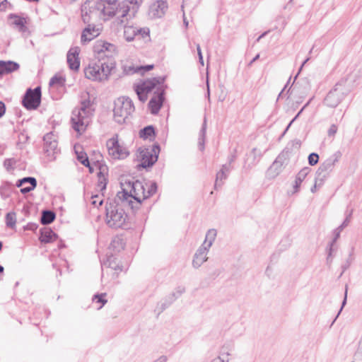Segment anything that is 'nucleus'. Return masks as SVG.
I'll return each mask as SVG.
<instances>
[{"mask_svg":"<svg viewBox=\"0 0 362 362\" xmlns=\"http://www.w3.org/2000/svg\"><path fill=\"white\" fill-rule=\"evenodd\" d=\"M57 234L50 228H45L40 230V240L41 243H48L53 242L57 239Z\"/></svg>","mask_w":362,"mask_h":362,"instance_id":"nucleus-25","label":"nucleus"},{"mask_svg":"<svg viewBox=\"0 0 362 362\" xmlns=\"http://www.w3.org/2000/svg\"><path fill=\"white\" fill-rule=\"evenodd\" d=\"M64 81V80L62 77L54 76L50 79L49 84L51 86L57 85V84H58L59 86H63Z\"/></svg>","mask_w":362,"mask_h":362,"instance_id":"nucleus-42","label":"nucleus"},{"mask_svg":"<svg viewBox=\"0 0 362 362\" xmlns=\"http://www.w3.org/2000/svg\"><path fill=\"white\" fill-rule=\"evenodd\" d=\"M142 0H126L117 4L115 8L116 22L118 25H124L125 23L135 16Z\"/></svg>","mask_w":362,"mask_h":362,"instance_id":"nucleus-7","label":"nucleus"},{"mask_svg":"<svg viewBox=\"0 0 362 362\" xmlns=\"http://www.w3.org/2000/svg\"><path fill=\"white\" fill-rule=\"evenodd\" d=\"M160 152L158 144L153 145L151 148H139L138 150V158L141 160L139 168H147L153 165L157 161Z\"/></svg>","mask_w":362,"mask_h":362,"instance_id":"nucleus-9","label":"nucleus"},{"mask_svg":"<svg viewBox=\"0 0 362 362\" xmlns=\"http://www.w3.org/2000/svg\"><path fill=\"white\" fill-rule=\"evenodd\" d=\"M216 235L217 232L216 229H209L206 234L205 240L202 245L210 249L216 239Z\"/></svg>","mask_w":362,"mask_h":362,"instance_id":"nucleus-29","label":"nucleus"},{"mask_svg":"<svg viewBox=\"0 0 362 362\" xmlns=\"http://www.w3.org/2000/svg\"><path fill=\"white\" fill-rule=\"evenodd\" d=\"M227 177V173H226L224 171L219 170L216 174L214 188L216 189L218 187H221L223 185V180H226Z\"/></svg>","mask_w":362,"mask_h":362,"instance_id":"nucleus-35","label":"nucleus"},{"mask_svg":"<svg viewBox=\"0 0 362 362\" xmlns=\"http://www.w3.org/2000/svg\"><path fill=\"white\" fill-rule=\"evenodd\" d=\"M361 76V70L358 69L346 78H341L327 93L324 100L325 105L334 108L344 100L355 86V83Z\"/></svg>","mask_w":362,"mask_h":362,"instance_id":"nucleus-1","label":"nucleus"},{"mask_svg":"<svg viewBox=\"0 0 362 362\" xmlns=\"http://www.w3.org/2000/svg\"><path fill=\"white\" fill-rule=\"evenodd\" d=\"M213 361L214 362H229V359H227L225 361L224 359L221 358L220 356H218V357L214 358Z\"/></svg>","mask_w":362,"mask_h":362,"instance_id":"nucleus-56","label":"nucleus"},{"mask_svg":"<svg viewBox=\"0 0 362 362\" xmlns=\"http://www.w3.org/2000/svg\"><path fill=\"white\" fill-rule=\"evenodd\" d=\"M41 102V88L40 86L35 88L34 89L28 88L22 100L23 105L27 110H35L37 109Z\"/></svg>","mask_w":362,"mask_h":362,"instance_id":"nucleus-12","label":"nucleus"},{"mask_svg":"<svg viewBox=\"0 0 362 362\" xmlns=\"http://www.w3.org/2000/svg\"><path fill=\"white\" fill-rule=\"evenodd\" d=\"M157 184L156 182H149L145 184V198L146 199L153 196L157 191Z\"/></svg>","mask_w":362,"mask_h":362,"instance_id":"nucleus-32","label":"nucleus"},{"mask_svg":"<svg viewBox=\"0 0 362 362\" xmlns=\"http://www.w3.org/2000/svg\"><path fill=\"white\" fill-rule=\"evenodd\" d=\"M144 31L146 35L149 33V30L146 28H137L133 26L124 25V36L127 41L131 42L134 39V37L138 35L139 33Z\"/></svg>","mask_w":362,"mask_h":362,"instance_id":"nucleus-22","label":"nucleus"},{"mask_svg":"<svg viewBox=\"0 0 362 362\" xmlns=\"http://www.w3.org/2000/svg\"><path fill=\"white\" fill-rule=\"evenodd\" d=\"M206 130V119H204V123L202 124V127L199 132V147L201 151H203L204 148V140H205Z\"/></svg>","mask_w":362,"mask_h":362,"instance_id":"nucleus-34","label":"nucleus"},{"mask_svg":"<svg viewBox=\"0 0 362 362\" xmlns=\"http://www.w3.org/2000/svg\"><path fill=\"white\" fill-rule=\"evenodd\" d=\"M308 163L310 165L313 166V165H316L318 163L319 156L316 153H311L308 156Z\"/></svg>","mask_w":362,"mask_h":362,"instance_id":"nucleus-40","label":"nucleus"},{"mask_svg":"<svg viewBox=\"0 0 362 362\" xmlns=\"http://www.w3.org/2000/svg\"><path fill=\"white\" fill-rule=\"evenodd\" d=\"M7 3V0H4L3 1H1L0 3V8H1L2 6H4Z\"/></svg>","mask_w":362,"mask_h":362,"instance_id":"nucleus-63","label":"nucleus"},{"mask_svg":"<svg viewBox=\"0 0 362 362\" xmlns=\"http://www.w3.org/2000/svg\"><path fill=\"white\" fill-rule=\"evenodd\" d=\"M91 199H92V205H93L94 206H100L103 204V199H100L99 200H98V199H99V196L98 194H95V195H93L91 197Z\"/></svg>","mask_w":362,"mask_h":362,"instance_id":"nucleus-43","label":"nucleus"},{"mask_svg":"<svg viewBox=\"0 0 362 362\" xmlns=\"http://www.w3.org/2000/svg\"><path fill=\"white\" fill-rule=\"evenodd\" d=\"M323 184H324V182H322L320 184V181H318V176L316 175L315 179V184H314L313 187L310 189L311 192L313 193H315L317 190V188L320 187Z\"/></svg>","mask_w":362,"mask_h":362,"instance_id":"nucleus-44","label":"nucleus"},{"mask_svg":"<svg viewBox=\"0 0 362 362\" xmlns=\"http://www.w3.org/2000/svg\"><path fill=\"white\" fill-rule=\"evenodd\" d=\"M185 288L182 286H178L175 291L172 293L168 296L166 303H163L161 304V311L164 310L166 308H168L175 299L179 298L183 293H185Z\"/></svg>","mask_w":362,"mask_h":362,"instance_id":"nucleus-26","label":"nucleus"},{"mask_svg":"<svg viewBox=\"0 0 362 362\" xmlns=\"http://www.w3.org/2000/svg\"><path fill=\"white\" fill-rule=\"evenodd\" d=\"M109 154L115 159H124L129 156L127 149L121 146L117 139L112 138L107 142Z\"/></svg>","mask_w":362,"mask_h":362,"instance_id":"nucleus-14","label":"nucleus"},{"mask_svg":"<svg viewBox=\"0 0 362 362\" xmlns=\"http://www.w3.org/2000/svg\"><path fill=\"white\" fill-rule=\"evenodd\" d=\"M337 126L334 124H332L328 130V135L329 136L334 135L337 132Z\"/></svg>","mask_w":362,"mask_h":362,"instance_id":"nucleus-50","label":"nucleus"},{"mask_svg":"<svg viewBox=\"0 0 362 362\" xmlns=\"http://www.w3.org/2000/svg\"><path fill=\"white\" fill-rule=\"evenodd\" d=\"M55 214L50 210H44L42 213L40 222L43 225H48L52 223L55 219Z\"/></svg>","mask_w":362,"mask_h":362,"instance_id":"nucleus-31","label":"nucleus"},{"mask_svg":"<svg viewBox=\"0 0 362 362\" xmlns=\"http://www.w3.org/2000/svg\"><path fill=\"white\" fill-rule=\"evenodd\" d=\"M236 158V156L235 154H232L229 158H228V164L230 165Z\"/></svg>","mask_w":362,"mask_h":362,"instance_id":"nucleus-58","label":"nucleus"},{"mask_svg":"<svg viewBox=\"0 0 362 362\" xmlns=\"http://www.w3.org/2000/svg\"><path fill=\"white\" fill-rule=\"evenodd\" d=\"M288 160L287 152L281 153L273 162L267 170V176L270 179L277 177L283 170L286 161Z\"/></svg>","mask_w":362,"mask_h":362,"instance_id":"nucleus-16","label":"nucleus"},{"mask_svg":"<svg viewBox=\"0 0 362 362\" xmlns=\"http://www.w3.org/2000/svg\"><path fill=\"white\" fill-rule=\"evenodd\" d=\"M197 54H198V56H199V63L204 66V59H203V56H202V50H201V47H200V45L199 44L197 45Z\"/></svg>","mask_w":362,"mask_h":362,"instance_id":"nucleus-46","label":"nucleus"},{"mask_svg":"<svg viewBox=\"0 0 362 362\" xmlns=\"http://www.w3.org/2000/svg\"><path fill=\"white\" fill-rule=\"evenodd\" d=\"M106 295L107 294L105 293H102L93 296V301L101 303V305L98 308V309H100L107 302V300L105 299Z\"/></svg>","mask_w":362,"mask_h":362,"instance_id":"nucleus-38","label":"nucleus"},{"mask_svg":"<svg viewBox=\"0 0 362 362\" xmlns=\"http://www.w3.org/2000/svg\"><path fill=\"white\" fill-rule=\"evenodd\" d=\"M126 187L117 192V199L122 204L127 203L132 209H138L145 198V185L139 180L125 182Z\"/></svg>","mask_w":362,"mask_h":362,"instance_id":"nucleus-3","label":"nucleus"},{"mask_svg":"<svg viewBox=\"0 0 362 362\" xmlns=\"http://www.w3.org/2000/svg\"><path fill=\"white\" fill-rule=\"evenodd\" d=\"M351 213L352 211H351L346 217L345 220L343 221V223H341L342 226H344V227L347 226L349 221H350V217L351 216Z\"/></svg>","mask_w":362,"mask_h":362,"instance_id":"nucleus-53","label":"nucleus"},{"mask_svg":"<svg viewBox=\"0 0 362 362\" xmlns=\"http://www.w3.org/2000/svg\"><path fill=\"white\" fill-rule=\"evenodd\" d=\"M290 81H291V77L289 78V79H288V81L287 83L286 84V86H284V88L282 89V90H281V91L280 92V93L279 94L278 98H277V100L280 98V97H281V95H282L283 92L284 91V90H285V89L286 88V87L288 86V83L290 82Z\"/></svg>","mask_w":362,"mask_h":362,"instance_id":"nucleus-59","label":"nucleus"},{"mask_svg":"<svg viewBox=\"0 0 362 362\" xmlns=\"http://www.w3.org/2000/svg\"><path fill=\"white\" fill-rule=\"evenodd\" d=\"M136 66L135 67L134 66H129L124 68V71L126 72L127 74H132L134 73L139 74V72H138V71H134V70H136Z\"/></svg>","mask_w":362,"mask_h":362,"instance_id":"nucleus-47","label":"nucleus"},{"mask_svg":"<svg viewBox=\"0 0 362 362\" xmlns=\"http://www.w3.org/2000/svg\"><path fill=\"white\" fill-rule=\"evenodd\" d=\"M346 298H347V285L346 286V290H345V293H344V298L342 301V304H341V307L337 315V317H335V319L334 320L333 322L336 320L337 317L339 316V315L340 314L341 311L342 310L344 306L346 305Z\"/></svg>","mask_w":362,"mask_h":362,"instance_id":"nucleus-45","label":"nucleus"},{"mask_svg":"<svg viewBox=\"0 0 362 362\" xmlns=\"http://www.w3.org/2000/svg\"><path fill=\"white\" fill-rule=\"evenodd\" d=\"M107 169L106 166H100V171L98 173V187L100 191L105 190L107 184V179L105 175V170Z\"/></svg>","mask_w":362,"mask_h":362,"instance_id":"nucleus-28","label":"nucleus"},{"mask_svg":"<svg viewBox=\"0 0 362 362\" xmlns=\"http://www.w3.org/2000/svg\"><path fill=\"white\" fill-rule=\"evenodd\" d=\"M76 153L77 154V159L84 166H89V159L86 155V153L81 152L78 153V151H76Z\"/></svg>","mask_w":362,"mask_h":362,"instance_id":"nucleus-39","label":"nucleus"},{"mask_svg":"<svg viewBox=\"0 0 362 362\" xmlns=\"http://www.w3.org/2000/svg\"><path fill=\"white\" fill-rule=\"evenodd\" d=\"M309 60H310V57H308L307 59H305L304 60V62L302 63V64H301V66H300V69H299V70H298V74H296V76H295V78H294V79H296V78L298 77V76L299 73L301 71V70H302V69H303V66H304V65H305V64H306Z\"/></svg>","mask_w":362,"mask_h":362,"instance_id":"nucleus-55","label":"nucleus"},{"mask_svg":"<svg viewBox=\"0 0 362 362\" xmlns=\"http://www.w3.org/2000/svg\"><path fill=\"white\" fill-rule=\"evenodd\" d=\"M340 233H341V232L337 229H335L334 231V238L329 244L328 257L327 258V262L328 264H330L332 262V259L330 258V257H331L332 252V247L334 245V243H336L337 240L339 238Z\"/></svg>","mask_w":362,"mask_h":362,"instance_id":"nucleus-36","label":"nucleus"},{"mask_svg":"<svg viewBox=\"0 0 362 362\" xmlns=\"http://www.w3.org/2000/svg\"><path fill=\"white\" fill-rule=\"evenodd\" d=\"M44 153L49 160L54 159L55 155L58 153L59 149L57 148L58 143L54 134L52 132L47 133L43 137Z\"/></svg>","mask_w":362,"mask_h":362,"instance_id":"nucleus-13","label":"nucleus"},{"mask_svg":"<svg viewBox=\"0 0 362 362\" xmlns=\"http://www.w3.org/2000/svg\"><path fill=\"white\" fill-rule=\"evenodd\" d=\"M310 170H311L309 167H305L301 169L296 175L293 185L294 192H298L301 183L305 179L306 176L310 173Z\"/></svg>","mask_w":362,"mask_h":362,"instance_id":"nucleus-24","label":"nucleus"},{"mask_svg":"<svg viewBox=\"0 0 362 362\" xmlns=\"http://www.w3.org/2000/svg\"><path fill=\"white\" fill-rule=\"evenodd\" d=\"M166 361H167V357L165 356H162L158 360L155 361L154 362H166Z\"/></svg>","mask_w":362,"mask_h":362,"instance_id":"nucleus-60","label":"nucleus"},{"mask_svg":"<svg viewBox=\"0 0 362 362\" xmlns=\"http://www.w3.org/2000/svg\"><path fill=\"white\" fill-rule=\"evenodd\" d=\"M308 103H307L305 105H304V107L298 112V113L296 115V117L290 122V123L288 124V125L287 126L286 129H285L284 132L283 134H284L286 133V132L288 129V128L290 127V126L291 125V124L294 122V120L301 114V112H303V110H304V108L308 105Z\"/></svg>","mask_w":362,"mask_h":362,"instance_id":"nucleus-48","label":"nucleus"},{"mask_svg":"<svg viewBox=\"0 0 362 362\" xmlns=\"http://www.w3.org/2000/svg\"><path fill=\"white\" fill-rule=\"evenodd\" d=\"M154 95L148 103V107L151 114L157 115L163 105L164 101V89L163 84L156 87Z\"/></svg>","mask_w":362,"mask_h":362,"instance_id":"nucleus-15","label":"nucleus"},{"mask_svg":"<svg viewBox=\"0 0 362 362\" xmlns=\"http://www.w3.org/2000/svg\"><path fill=\"white\" fill-rule=\"evenodd\" d=\"M115 68V62L112 58L100 59L89 64L84 70L87 78L93 81H103L108 78L112 70Z\"/></svg>","mask_w":362,"mask_h":362,"instance_id":"nucleus-6","label":"nucleus"},{"mask_svg":"<svg viewBox=\"0 0 362 362\" xmlns=\"http://www.w3.org/2000/svg\"><path fill=\"white\" fill-rule=\"evenodd\" d=\"M268 33V31H266L263 33L262 35H260L258 38L257 39V42H259L262 37H264Z\"/></svg>","mask_w":362,"mask_h":362,"instance_id":"nucleus-62","label":"nucleus"},{"mask_svg":"<svg viewBox=\"0 0 362 362\" xmlns=\"http://www.w3.org/2000/svg\"><path fill=\"white\" fill-rule=\"evenodd\" d=\"M259 54H257L249 63L248 66H251L255 61L259 59Z\"/></svg>","mask_w":362,"mask_h":362,"instance_id":"nucleus-61","label":"nucleus"},{"mask_svg":"<svg viewBox=\"0 0 362 362\" xmlns=\"http://www.w3.org/2000/svg\"><path fill=\"white\" fill-rule=\"evenodd\" d=\"M168 8L166 1L158 0L151 5L149 13L153 18H161L165 14Z\"/></svg>","mask_w":362,"mask_h":362,"instance_id":"nucleus-17","label":"nucleus"},{"mask_svg":"<svg viewBox=\"0 0 362 362\" xmlns=\"http://www.w3.org/2000/svg\"><path fill=\"white\" fill-rule=\"evenodd\" d=\"M345 227L344 226H342L341 224L337 228H336L337 230H339L340 232L342 231V230Z\"/></svg>","mask_w":362,"mask_h":362,"instance_id":"nucleus-64","label":"nucleus"},{"mask_svg":"<svg viewBox=\"0 0 362 362\" xmlns=\"http://www.w3.org/2000/svg\"><path fill=\"white\" fill-rule=\"evenodd\" d=\"M209 249L206 248L205 246L201 245L195 254L194 255L192 259V266L195 269L199 268L202 264L207 261L208 259V252Z\"/></svg>","mask_w":362,"mask_h":362,"instance_id":"nucleus-19","label":"nucleus"},{"mask_svg":"<svg viewBox=\"0 0 362 362\" xmlns=\"http://www.w3.org/2000/svg\"><path fill=\"white\" fill-rule=\"evenodd\" d=\"M27 183L30 184V186H28V187H22L21 189V192L23 194L33 191L36 187V186H37L36 179L33 177H25L18 180L16 185V187H20Z\"/></svg>","mask_w":362,"mask_h":362,"instance_id":"nucleus-21","label":"nucleus"},{"mask_svg":"<svg viewBox=\"0 0 362 362\" xmlns=\"http://www.w3.org/2000/svg\"><path fill=\"white\" fill-rule=\"evenodd\" d=\"M134 111V106L129 98L121 97L115 101L113 112L116 122L119 124L126 122V119Z\"/></svg>","mask_w":362,"mask_h":362,"instance_id":"nucleus-8","label":"nucleus"},{"mask_svg":"<svg viewBox=\"0 0 362 362\" xmlns=\"http://www.w3.org/2000/svg\"><path fill=\"white\" fill-rule=\"evenodd\" d=\"M103 266H106L112 269L115 271H122V267L117 262V259L113 256L109 257L105 262H103Z\"/></svg>","mask_w":362,"mask_h":362,"instance_id":"nucleus-33","label":"nucleus"},{"mask_svg":"<svg viewBox=\"0 0 362 362\" xmlns=\"http://www.w3.org/2000/svg\"><path fill=\"white\" fill-rule=\"evenodd\" d=\"M153 65L148 64L145 66H136V70H134V71H138L141 74H144L145 72L148 71L151 69H153Z\"/></svg>","mask_w":362,"mask_h":362,"instance_id":"nucleus-41","label":"nucleus"},{"mask_svg":"<svg viewBox=\"0 0 362 362\" xmlns=\"http://www.w3.org/2000/svg\"><path fill=\"white\" fill-rule=\"evenodd\" d=\"M10 18L15 19L13 24L18 28L19 32L25 33L28 31V28L26 26V20L25 18L20 17L16 14H11Z\"/></svg>","mask_w":362,"mask_h":362,"instance_id":"nucleus-27","label":"nucleus"},{"mask_svg":"<svg viewBox=\"0 0 362 362\" xmlns=\"http://www.w3.org/2000/svg\"><path fill=\"white\" fill-rule=\"evenodd\" d=\"M117 199L116 197L106 204V223L112 228H127V215L122 206L124 204L117 202Z\"/></svg>","mask_w":362,"mask_h":362,"instance_id":"nucleus-5","label":"nucleus"},{"mask_svg":"<svg viewBox=\"0 0 362 362\" xmlns=\"http://www.w3.org/2000/svg\"><path fill=\"white\" fill-rule=\"evenodd\" d=\"M93 112L90 100H83L81 107L72 111L71 121L73 129L79 134L83 132L91 120Z\"/></svg>","mask_w":362,"mask_h":362,"instance_id":"nucleus-4","label":"nucleus"},{"mask_svg":"<svg viewBox=\"0 0 362 362\" xmlns=\"http://www.w3.org/2000/svg\"><path fill=\"white\" fill-rule=\"evenodd\" d=\"M351 260H350V261L348 260L347 263L342 266V269L343 270H342V272H341V275H342L343 272L349 268V267L351 264Z\"/></svg>","mask_w":362,"mask_h":362,"instance_id":"nucleus-57","label":"nucleus"},{"mask_svg":"<svg viewBox=\"0 0 362 362\" xmlns=\"http://www.w3.org/2000/svg\"><path fill=\"white\" fill-rule=\"evenodd\" d=\"M16 217L14 212L8 213L6 215V226L13 228L16 226Z\"/></svg>","mask_w":362,"mask_h":362,"instance_id":"nucleus-37","label":"nucleus"},{"mask_svg":"<svg viewBox=\"0 0 362 362\" xmlns=\"http://www.w3.org/2000/svg\"><path fill=\"white\" fill-rule=\"evenodd\" d=\"M81 34V40L82 43L91 41L100 35V29L94 23L86 24Z\"/></svg>","mask_w":362,"mask_h":362,"instance_id":"nucleus-20","label":"nucleus"},{"mask_svg":"<svg viewBox=\"0 0 362 362\" xmlns=\"http://www.w3.org/2000/svg\"><path fill=\"white\" fill-rule=\"evenodd\" d=\"M164 81L165 77H155L136 86L135 92L139 100L144 103L148 99L147 94L155 89L157 86L163 84Z\"/></svg>","mask_w":362,"mask_h":362,"instance_id":"nucleus-10","label":"nucleus"},{"mask_svg":"<svg viewBox=\"0 0 362 362\" xmlns=\"http://www.w3.org/2000/svg\"><path fill=\"white\" fill-rule=\"evenodd\" d=\"M6 112V106L5 104L0 101V118L3 117Z\"/></svg>","mask_w":362,"mask_h":362,"instance_id":"nucleus-51","label":"nucleus"},{"mask_svg":"<svg viewBox=\"0 0 362 362\" xmlns=\"http://www.w3.org/2000/svg\"><path fill=\"white\" fill-rule=\"evenodd\" d=\"M115 11L110 7H105L101 1L87 0L81 6V16L83 23L90 24L100 19H108L115 16Z\"/></svg>","mask_w":362,"mask_h":362,"instance_id":"nucleus-2","label":"nucleus"},{"mask_svg":"<svg viewBox=\"0 0 362 362\" xmlns=\"http://www.w3.org/2000/svg\"><path fill=\"white\" fill-rule=\"evenodd\" d=\"M37 228V225L36 223H30L26 226L24 227L25 230H35Z\"/></svg>","mask_w":362,"mask_h":362,"instance_id":"nucleus-49","label":"nucleus"},{"mask_svg":"<svg viewBox=\"0 0 362 362\" xmlns=\"http://www.w3.org/2000/svg\"><path fill=\"white\" fill-rule=\"evenodd\" d=\"M80 49L78 47H71L66 56V61L70 69L78 71L80 67V61L78 58Z\"/></svg>","mask_w":362,"mask_h":362,"instance_id":"nucleus-18","label":"nucleus"},{"mask_svg":"<svg viewBox=\"0 0 362 362\" xmlns=\"http://www.w3.org/2000/svg\"><path fill=\"white\" fill-rule=\"evenodd\" d=\"M220 170L224 171L228 175V173L230 171V165H229L228 163L223 165Z\"/></svg>","mask_w":362,"mask_h":362,"instance_id":"nucleus-52","label":"nucleus"},{"mask_svg":"<svg viewBox=\"0 0 362 362\" xmlns=\"http://www.w3.org/2000/svg\"><path fill=\"white\" fill-rule=\"evenodd\" d=\"M12 160L11 159H6L4 160V166L6 167V169H9V168L12 165Z\"/></svg>","mask_w":362,"mask_h":362,"instance_id":"nucleus-54","label":"nucleus"},{"mask_svg":"<svg viewBox=\"0 0 362 362\" xmlns=\"http://www.w3.org/2000/svg\"><path fill=\"white\" fill-rule=\"evenodd\" d=\"M139 136L144 139L152 140L155 137V129L152 125L145 127L139 132Z\"/></svg>","mask_w":362,"mask_h":362,"instance_id":"nucleus-30","label":"nucleus"},{"mask_svg":"<svg viewBox=\"0 0 362 362\" xmlns=\"http://www.w3.org/2000/svg\"><path fill=\"white\" fill-rule=\"evenodd\" d=\"M341 156V152L337 151L320 165L316 171L320 184L324 182L328 177L329 173L333 170L334 165L339 161Z\"/></svg>","mask_w":362,"mask_h":362,"instance_id":"nucleus-11","label":"nucleus"},{"mask_svg":"<svg viewBox=\"0 0 362 362\" xmlns=\"http://www.w3.org/2000/svg\"><path fill=\"white\" fill-rule=\"evenodd\" d=\"M19 69V64L12 61H0V75L11 73Z\"/></svg>","mask_w":362,"mask_h":362,"instance_id":"nucleus-23","label":"nucleus"}]
</instances>
